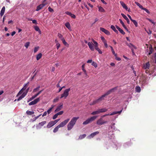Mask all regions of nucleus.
I'll return each mask as SVG.
<instances>
[{
  "mask_svg": "<svg viewBox=\"0 0 156 156\" xmlns=\"http://www.w3.org/2000/svg\"><path fill=\"white\" fill-rule=\"evenodd\" d=\"M29 84V82H28L27 83L25 84L23 87L21 89V90L18 93L17 97L19 96L21 94H22L21 96H20L19 98L17 99V101H19L21 100L22 99L24 98L25 96L26 95L29 89V87H28L26 90V92H24L23 93V90H25L26 89L27 87Z\"/></svg>",
  "mask_w": 156,
  "mask_h": 156,
  "instance_id": "f257e3e1",
  "label": "nucleus"
},
{
  "mask_svg": "<svg viewBox=\"0 0 156 156\" xmlns=\"http://www.w3.org/2000/svg\"><path fill=\"white\" fill-rule=\"evenodd\" d=\"M79 118V117H74L71 119L67 126L68 130H69L73 128Z\"/></svg>",
  "mask_w": 156,
  "mask_h": 156,
  "instance_id": "f03ea898",
  "label": "nucleus"
},
{
  "mask_svg": "<svg viewBox=\"0 0 156 156\" xmlns=\"http://www.w3.org/2000/svg\"><path fill=\"white\" fill-rule=\"evenodd\" d=\"M70 88L65 90L63 94H61L60 98H64L65 99L66 98L69 94V92L70 91Z\"/></svg>",
  "mask_w": 156,
  "mask_h": 156,
  "instance_id": "7ed1b4c3",
  "label": "nucleus"
},
{
  "mask_svg": "<svg viewBox=\"0 0 156 156\" xmlns=\"http://www.w3.org/2000/svg\"><path fill=\"white\" fill-rule=\"evenodd\" d=\"M107 123V121H104L103 119L101 118L97 121L96 124L99 125H101Z\"/></svg>",
  "mask_w": 156,
  "mask_h": 156,
  "instance_id": "20e7f679",
  "label": "nucleus"
},
{
  "mask_svg": "<svg viewBox=\"0 0 156 156\" xmlns=\"http://www.w3.org/2000/svg\"><path fill=\"white\" fill-rule=\"evenodd\" d=\"M69 120V119H68L65 120L64 121L61 122L59 125H58L60 127L64 126Z\"/></svg>",
  "mask_w": 156,
  "mask_h": 156,
  "instance_id": "39448f33",
  "label": "nucleus"
},
{
  "mask_svg": "<svg viewBox=\"0 0 156 156\" xmlns=\"http://www.w3.org/2000/svg\"><path fill=\"white\" fill-rule=\"evenodd\" d=\"M120 3L121 5L122 6V7L125 9L126 11H128L129 12H130V9H128L127 6L122 1H120Z\"/></svg>",
  "mask_w": 156,
  "mask_h": 156,
  "instance_id": "423d86ee",
  "label": "nucleus"
},
{
  "mask_svg": "<svg viewBox=\"0 0 156 156\" xmlns=\"http://www.w3.org/2000/svg\"><path fill=\"white\" fill-rule=\"evenodd\" d=\"M40 100V98H37V99H35L33 101H32L29 103V105H34L36 104L38 102H39Z\"/></svg>",
  "mask_w": 156,
  "mask_h": 156,
  "instance_id": "0eeeda50",
  "label": "nucleus"
},
{
  "mask_svg": "<svg viewBox=\"0 0 156 156\" xmlns=\"http://www.w3.org/2000/svg\"><path fill=\"white\" fill-rule=\"evenodd\" d=\"M46 123V121H44L41 122L39 123L38 125L37 126L36 128L37 129H40L42 126H43Z\"/></svg>",
  "mask_w": 156,
  "mask_h": 156,
  "instance_id": "6e6552de",
  "label": "nucleus"
},
{
  "mask_svg": "<svg viewBox=\"0 0 156 156\" xmlns=\"http://www.w3.org/2000/svg\"><path fill=\"white\" fill-rule=\"evenodd\" d=\"M117 89V87H115L108 91L105 94H104L105 96L108 95L110 94L111 92H114V90H116Z\"/></svg>",
  "mask_w": 156,
  "mask_h": 156,
  "instance_id": "1a4fd4ad",
  "label": "nucleus"
},
{
  "mask_svg": "<svg viewBox=\"0 0 156 156\" xmlns=\"http://www.w3.org/2000/svg\"><path fill=\"white\" fill-rule=\"evenodd\" d=\"M117 89V87H115L108 91L105 94H104L105 96L108 95L110 94L111 92H114V90H116Z\"/></svg>",
  "mask_w": 156,
  "mask_h": 156,
  "instance_id": "9d476101",
  "label": "nucleus"
},
{
  "mask_svg": "<svg viewBox=\"0 0 156 156\" xmlns=\"http://www.w3.org/2000/svg\"><path fill=\"white\" fill-rule=\"evenodd\" d=\"M99 133V132L96 131L92 133H91L90 135L88 136L87 138L88 139H90L91 138L93 137L94 136L96 135L97 134H98Z\"/></svg>",
  "mask_w": 156,
  "mask_h": 156,
  "instance_id": "9b49d317",
  "label": "nucleus"
},
{
  "mask_svg": "<svg viewBox=\"0 0 156 156\" xmlns=\"http://www.w3.org/2000/svg\"><path fill=\"white\" fill-rule=\"evenodd\" d=\"M100 30L106 34L109 35H110V33L109 31L102 27L100 28Z\"/></svg>",
  "mask_w": 156,
  "mask_h": 156,
  "instance_id": "f8f14e48",
  "label": "nucleus"
},
{
  "mask_svg": "<svg viewBox=\"0 0 156 156\" xmlns=\"http://www.w3.org/2000/svg\"><path fill=\"white\" fill-rule=\"evenodd\" d=\"M47 5L46 3H43L38 5L37 7L36 10L38 11L41 9H42L44 6Z\"/></svg>",
  "mask_w": 156,
  "mask_h": 156,
  "instance_id": "ddd939ff",
  "label": "nucleus"
},
{
  "mask_svg": "<svg viewBox=\"0 0 156 156\" xmlns=\"http://www.w3.org/2000/svg\"><path fill=\"white\" fill-rule=\"evenodd\" d=\"M62 107H63V104H62V103H61L60 104V105H59L57 107L56 109L55 110V112H56L59 111H60V110H61L62 109Z\"/></svg>",
  "mask_w": 156,
  "mask_h": 156,
  "instance_id": "4468645a",
  "label": "nucleus"
},
{
  "mask_svg": "<svg viewBox=\"0 0 156 156\" xmlns=\"http://www.w3.org/2000/svg\"><path fill=\"white\" fill-rule=\"evenodd\" d=\"M55 125V124L53 121H51L48 124L47 126V127L48 128H50Z\"/></svg>",
  "mask_w": 156,
  "mask_h": 156,
  "instance_id": "2eb2a0df",
  "label": "nucleus"
},
{
  "mask_svg": "<svg viewBox=\"0 0 156 156\" xmlns=\"http://www.w3.org/2000/svg\"><path fill=\"white\" fill-rule=\"evenodd\" d=\"M88 45L90 49L92 51L94 50V48L93 46V45L91 42H89L88 43Z\"/></svg>",
  "mask_w": 156,
  "mask_h": 156,
  "instance_id": "dca6fc26",
  "label": "nucleus"
},
{
  "mask_svg": "<svg viewBox=\"0 0 156 156\" xmlns=\"http://www.w3.org/2000/svg\"><path fill=\"white\" fill-rule=\"evenodd\" d=\"M150 66V64L149 62L146 63L143 66V68L145 69H148Z\"/></svg>",
  "mask_w": 156,
  "mask_h": 156,
  "instance_id": "f3484780",
  "label": "nucleus"
},
{
  "mask_svg": "<svg viewBox=\"0 0 156 156\" xmlns=\"http://www.w3.org/2000/svg\"><path fill=\"white\" fill-rule=\"evenodd\" d=\"M122 111V110H121L119 111H114L111 114H108L107 115H112L117 113L120 114Z\"/></svg>",
  "mask_w": 156,
  "mask_h": 156,
  "instance_id": "a211bd4d",
  "label": "nucleus"
},
{
  "mask_svg": "<svg viewBox=\"0 0 156 156\" xmlns=\"http://www.w3.org/2000/svg\"><path fill=\"white\" fill-rule=\"evenodd\" d=\"M98 11L101 12H105V9L101 6H98Z\"/></svg>",
  "mask_w": 156,
  "mask_h": 156,
  "instance_id": "6ab92c4d",
  "label": "nucleus"
},
{
  "mask_svg": "<svg viewBox=\"0 0 156 156\" xmlns=\"http://www.w3.org/2000/svg\"><path fill=\"white\" fill-rule=\"evenodd\" d=\"M116 28L120 32L123 34H125V32L123 31V30L121 29L118 26H116Z\"/></svg>",
  "mask_w": 156,
  "mask_h": 156,
  "instance_id": "aec40b11",
  "label": "nucleus"
},
{
  "mask_svg": "<svg viewBox=\"0 0 156 156\" xmlns=\"http://www.w3.org/2000/svg\"><path fill=\"white\" fill-rule=\"evenodd\" d=\"M5 10V6H3L1 11L0 15L1 16H2L4 14Z\"/></svg>",
  "mask_w": 156,
  "mask_h": 156,
  "instance_id": "412c9836",
  "label": "nucleus"
},
{
  "mask_svg": "<svg viewBox=\"0 0 156 156\" xmlns=\"http://www.w3.org/2000/svg\"><path fill=\"white\" fill-rule=\"evenodd\" d=\"M99 109L100 113L105 112L108 111V109L105 108Z\"/></svg>",
  "mask_w": 156,
  "mask_h": 156,
  "instance_id": "4be33fe9",
  "label": "nucleus"
},
{
  "mask_svg": "<svg viewBox=\"0 0 156 156\" xmlns=\"http://www.w3.org/2000/svg\"><path fill=\"white\" fill-rule=\"evenodd\" d=\"M97 117V116H92L90 118H89L90 122L94 120Z\"/></svg>",
  "mask_w": 156,
  "mask_h": 156,
  "instance_id": "5701e85b",
  "label": "nucleus"
},
{
  "mask_svg": "<svg viewBox=\"0 0 156 156\" xmlns=\"http://www.w3.org/2000/svg\"><path fill=\"white\" fill-rule=\"evenodd\" d=\"M100 113L99 110L98 109L97 110L94 111L91 113V114L92 115H95L96 114H99Z\"/></svg>",
  "mask_w": 156,
  "mask_h": 156,
  "instance_id": "b1692460",
  "label": "nucleus"
},
{
  "mask_svg": "<svg viewBox=\"0 0 156 156\" xmlns=\"http://www.w3.org/2000/svg\"><path fill=\"white\" fill-rule=\"evenodd\" d=\"M99 102H98V99H96V100H95L94 101L92 102H91L90 103V105H94L96 103H99Z\"/></svg>",
  "mask_w": 156,
  "mask_h": 156,
  "instance_id": "393cba45",
  "label": "nucleus"
},
{
  "mask_svg": "<svg viewBox=\"0 0 156 156\" xmlns=\"http://www.w3.org/2000/svg\"><path fill=\"white\" fill-rule=\"evenodd\" d=\"M42 54L41 53L38 54L36 56V59L37 60H39L42 57Z\"/></svg>",
  "mask_w": 156,
  "mask_h": 156,
  "instance_id": "a878e982",
  "label": "nucleus"
},
{
  "mask_svg": "<svg viewBox=\"0 0 156 156\" xmlns=\"http://www.w3.org/2000/svg\"><path fill=\"white\" fill-rule=\"evenodd\" d=\"M105 96L104 94L98 99L99 103L104 100V98L105 97Z\"/></svg>",
  "mask_w": 156,
  "mask_h": 156,
  "instance_id": "bb28decb",
  "label": "nucleus"
},
{
  "mask_svg": "<svg viewBox=\"0 0 156 156\" xmlns=\"http://www.w3.org/2000/svg\"><path fill=\"white\" fill-rule=\"evenodd\" d=\"M111 28L116 33H118V31H117V30L115 27L113 26V25H112L111 26Z\"/></svg>",
  "mask_w": 156,
  "mask_h": 156,
  "instance_id": "cd10ccee",
  "label": "nucleus"
},
{
  "mask_svg": "<svg viewBox=\"0 0 156 156\" xmlns=\"http://www.w3.org/2000/svg\"><path fill=\"white\" fill-rule=\"evenodd\" d=\"M65 25L66 27L69 30L71 29L70 25L69 22H67L66 23Z\"/></svg>",
  "mask_w": 156,
  "mask_h": 156,
  "instance_id": "c85d7f7f",
  "label": "nucleus"
},
{
  "mask_svg": "<svg viewBox=\"0 0 156 156\" xmlns=\"http://www.w3.org/2000/svg\"><path fill=\"white\" fill-rule=\"evenodd\" d=\"M90 122V120L89 119H87L85 121H84L83 124V125H86Z\"/></svg>",
  "mask_w": 156,
  "mask_h": 156,
  "instance_id": "c756f323",
  "label": "nucleus"
},
{
  "mask_svg": "<svg viewBox=\"0 0 156 156\" xmlns=\"http://www.w3.org/2000/svg\"><path fill=\"white\" fill-rule=\"evenodd\" d=\"M136 91L137 92H140L141 91V88L139 86H136L135 88Z\"/></svg>",
  "mask_w": 156,
  "mask_h": 156,
  "instance_id": "7c9ffc66",
  "label": "nucleus"
},
{
  "mask_svg": "<svg viewBox=\"0 0 156 156\" xmlns=\"http://www.w3.org/2000/svg\"><path fill=\"white\" fill-rule=\"evenodd\" d=\"M34 29L36 31H38L40 34L41 33V31L38 26H35L34 27Z\"/></svg>",
  "mask_w": 156,
  "mask_h": 156,
  "instance_id": "2f4dec72",
  "label": "nucleus"
},
{
  "mask_svg": "<svg viewBox=\"0 0 156 156\" xmlns=\"http://www.w3.org/2000/svg\"><path fill=\"white\" fill-rule=\"evenodd\" d=\"M62 43L64 44L65 45L68 47L69 46V44L66 41L64 38L62 40Z\"/></svg>",
  "mask_w": 156,
  "mask_h": 156,
  "instance_id": "473e14b6",
  "label": "nucleus"
},
{
  "mask_svg": "<svg viewBox=\"0 0 156 156\" xmlns=\"http://www.w3.org/2000/svg\"><path fill=\"white\" fill-rule=\"evenodd\" d=\"M26 113L28 115H31L34 114V112L33 111H30L28 110L27 111Z\"/></svg>",
  "mask_w": 156,
  "mask_h": 156,
  "instance_id": "72a5a7b5",
  "label": "nucleus"
},
{
  "mask_svg": "<svg viewBox=\"0 0 156 156\" xmlns=\"http://www.w3.org/2000/svg\"><path fill=\"white\" fill-rule=\"evenodd\" d=\"M40 88V86H39L36 88H34L33 90V92L34 93L37 92L39 90Z\"/></svg>",
  "mask_w": 156,
  "mask_h": 156,
  "instance_id": "f704fd0d",
  "label": "nucleus"
},
{
  "mask_svg": "<svg viewBox=\"0 0 156 156\" xmlns=\"http://www.w3.org/2000/svg\"><path fill=\"white\" fill-rule=\"evenodd\" d=\"M60 128V127L58 125L56 127H55V128L53 130V132L54 133H56L57 132L58 130V129Z\"/></svg>",
  "mask_w": 156,
  "mask_h": 156,
  "instance_id": "c9c22d12",
  "label": "nucleus"
},
{
  "mask_svg": "<svg viewBox=\"0 0 156 156\" xmlns=\"http://www.w3.org/2000/svg\"><path fill=\"white\" fill-rule=\"evenodd\" d=\"M135 3L136 5L138 6L141 9L143 8V6L141 5L139 3L137 2H135Z\"/></svg>",
  "mask_w": 156,
  "mask_h": 156,
  "instance_id": "e433bc0d",
  "label": "nucleus"
},
{
  "mask_svg": "<svg viewBox=\"0 0 156 156\" xmlns=\"http://www.w3.org/2000/svg\"><path fill=\"white\" fill-rule=\"evenodd\" d=\"M131 21L133 23L136 27H137L138 26V23L136 20H132Z\"/></svg>",
  "mask_w": 156,
  "mask_h": 156,
  "instance_id": "4c0bfd02",
  "label": "nucleus"
},
{
  "mask_svg": "<svg viewBox=\"0 0 156 156\" xmlns=\"http://www.w3.org/2000/svg\"><path fill=\"white\" fill-rule=\"evenodd\" d=\"M58 36L61 39V40H62L63 39H64V38L63 37L62 34L60 33L58 34Z\"/></svg>",
  "mask_w": 156,
  "mask_h": 156,
  "instance_id": "58836bf2",
  "label": "nucleus"
},
{
  "mask_svg": "<svg viewBox=\"0 0 156 156\" xmlns=\"http://www.w3.org/2000/svg\"><path fill=\"white\" fill-rule=\"evenodd\" d=\"M86 136L85 134H84L82 135H80L79 137V139H82L85 138Z\"/></svg>",
  "mask_w": 156,
  "mask_h": 156,
  "instance_id": "ea45409f",
  "label": "nucleus"
},
{
  "mask_svg": "<svg viewBox=\"0 0 156 156\" xmlns=\"http://www.w3.org/2000/svg\"><path fill=\"white\" fill-rule=\"evenodd\" d=\"M92 41L94 44L95 47L98 46V44L97 42L95 41L93 39H92Z\"/></svg>",
  "mask_w": 156,
  "mask_h": 156,
  "instance_id": "a19ab883",
  "label": "nucleus"
},
{
  "mask_svg": "<svg viewBox=\"0 0 156 156\" xmlns=\"http://www.w3.org/2000/svg\"><path fill=\"white\" fill-rule=\"evenodd\" d=\"M30 44V42H26L25 44V46L27 48H28V47L29 46Z\"/></svg>",
  "mask_w": 156,
  "mask_h": 156,
  "instance_id": "79ce46f5",
  "label": "nucleus"
},
{
  "mask_svg": "<svg viewBox=\"0 0 156 156\" xmlns=\"http://www.w3.org/2000/svg\"><path fill=\"white\" fill-rule=\"evenodd\" d=\"M92 65L94 66L95 68H96L98 66L97 64L94 62H93L92 63Z\"/></svg>",
  "mask_w": 156,
  "mask_h": 156,
  "instance_id": "37998d69",
  "label": "nucleus"
},
{
  "mask_svg": "<svg viewBox=\"0 0 156 156\" xmlns=\"http://www.w3.org/2000/svg\"><path fill=\"white\" fill-rule=\"evenodd\" d=\"M126 44L130 48H132L134 47V45L131 43L128 44V43H127Z\"/></svg>",
  "mask_w": 156,
  "mask_h": 156,
  "instance_id": "c03bdc74",
  "label": "nucleus"
},
{
  "mask_svg": "<svg viewBox=\"0 0 156 156\" xmlns=\"http://www.w3.org/2000/svg\"><path fill=\"white\" fill-rule=\"evenodd\" d=\"M142 9L145 10L148 14L150 13V12H149V11L147 9L145 8H144L143 7Z\"/></svg>",
  "mask_w": 156,
  "mask_h": 156,
  "instance_id": "a18cd8bd",
  "label": "nucleus"
},
{
  "mask_svg": "<svg viewBox=\"0 0 156 156\" xmlns=\"http://www.w3.org/2000/svg\"><path fill=\"white\" fill-rule=\"evenodd\" d=\"M153 61L154 62V63L156 64V53H155L154 55Z\"/></svg>",
  "mask_w": 156,
  "mask_h": 156,
  "instance_id": "49530a36",
  "label": "nucleus"
},
{
  "mask_svg": "<svg viewBox=\"0 0 156 156\" xmlns=\"http://www.w3.org/2000/svg\"><path fill=\"white\" fill-rule=\"evenodd\" d=\"M84 72V74L85 75V78H88L89 77L88 76L87 72L86 70H84V71H83Z\"/></svg>",
  "mask_w": 156,
  "mask_h": 156,
  "instance_id": "de8ad7c7",
  "label": "nucleus"
},
{
  "mask_svg": "<svg viewBox=\"0 0 156 156\" xmlns=\"http://www.w3.org/2000/svg\"><path fill=\"white\" fill-rule=\"evenodd\" d=\"M121 15L125 20H127L128 18L123 13H121Z\"/></svg>",
  "mask_w": 156,
  "mask_h": 156,
  "instance_id": "09e8293b",
  "label": "nucleus"
},
{
  "mask_svg": "<svg viewBox=\"0 0 156 156\" xmlns=\"http://www.w3.org/2000/svg\"><path fill=\"white\" fill-rule=\"evenodd\" d=\"M59 100V98L57 97L54 99L53 101V102H56L58 101Z\"/></svg>",
  "mask_w": 156,
  "mask_h": 156,
  "instance_id": "8fccbe9b",
  "label": "nucleus"
},
{
  "mask_svg": "<svg viewBox=\"0 0 156 156\" xmlns=\"http://www.w3.org/2000/svg\"><path fill=\"white\" fill-rule=\"evenodd\" d=\"M38 49H39L38 47H35L34 49V53H36L38 51Z\"/></svg>",
  "mask_w": 156,
  "mask_h": 156,
  "instance_id": "3c124183",
  "label": "nucleus"
},
{
  "mask_svg": "<svg viewBox=\"0 0 156 156\" xmlns=\"http://www.w3.org/2000/svg\"><path fill=\"white\" fill-rule=\"evenodd\" d=\"M147 20L150 22H151L152 24H154V25L155 24V23H154L152 20L149 18H147Z\"/></svg>",
  "mask_w": 156,
  "mask_h": 156,
  "instance_id": "603ef678",
  "label": "nucleus"
},
{
  "mask_svg": "<svg viewBox=\"0 0 156 156\" xmlns=\"http://www.w3.org/2000/svg\"><path fill=\"white\" fill-rule=\"evenodd\" d=\"M58 116V115L57 114V113H56V114H55V115L53 116V117H52V119H56L57 118V117Z\"/></svg>",
  "mask_w": 156,
  "mask_h": 156,
  "instance_id": "864d4df0",
  "label": "nucleus"
},
{
  "mask_svg": "<svg viewBox=\"0 0 156 156\" xmlns=\"http://www.w3.org/2000/svg\"><path fill=\"white\" fill-rule=\"evenodd\" d=\"M115 125V123H113L112 124V125L111 126V128L114 130L115 129V126H114Z\"/></svg>",
  "mask_w": 156,
  "mask_h": 156,
  "instance_id": "5fc2aeb1",
  "label": "nucleus"
},
{
  "mask_svg": "<svg viewBox=\"0 0 156 156\" xmlns=\"http://www.w3.org/2000/svg\"><path fill=\"white\" fill-rule=\"evenodd\" d=\"M119 21L121 24L122 25V26H124L125 25L122 20L121 19H119Z\"/></svg>",
  "mask_w": 156,
  "mask_h": 156,
  "instance_id": "6e6d98bb",
  "label": "nucleus"
},
{
  "mask_svg": "<svg viewBox=\"0 0 156 156\" xmlns=\"http://www.w3.org/2000/svg\"><path fill=\"white\" fill-rule=\"evenodd\" d=\"M63 113V111H61L59 112H58V113H57V114L58 115H62Z\"/></svg>",
  "mask_w": 156,
  "mask_h": 156,
  "instance_id": "4d7b16f0",
  "label": "nucleus"
},
{
  "mask_svg": "<svg viewBox=\"0 0 156 156\" xmlns=\"http://www.w3.org/2000/svg\"><path fill=\"white\" fill-rule=\"evenodd\" d=\"M60 120V119H58L56 120H54V121H53V122H54L55 124H56L58 121H59Z\"/></svg>",
  "mask_w": 156,
  "mask_h": 156,
  "instance_id": "13d9d810",
  "label": "nucleus"
},
{
  "mask_svg": "<svg viewBox=\"0 0 156 156\" xmlns=\"http://www.w3.org/2000/svg\"><path fill=\"white\" fill-rule=\"evenodd\" d=\"M56 46L57 49H58L60 47V44L59 43H58L56 44Z\"/></svg>",
  "mask_w": 156,
  "mask_h": 156,
  "instance_id": "bf43d9fd",
  "label": "nucleus"
},
{
  "mask_svg": "<svg viewBox=\"0 0 156 156\" xmlns=\"http://www.w3.org/2000/svg\"><path fill=\"white\" fill-rule=\"evenodd\" d=\"M48 9L49 11L50 12H53V10L52 8H51L50 7H49L48 8Z\"/></svg>",
  "mask_w": 156,
  "mask_h": 156,
  "instance_id": "052dcab7",
  "label": "nucleus"
},
{
  "mask_svg": "<svg viewBox=\"0 0 156 156\" xmlns=\"http://www.w3.org/2000/svg\"><path fill=\"white\" fill-rule=\"evenodd\" d=\"M103 43L104 44L105 46L107 48L108 47V44H107V42L106 41L104 42Z\"/></svg>",
  "mask_w": 156,
  "mask_h": 156,
  "instance_id": "680f3d73",
  "label": "nucleus"
},
{
  "mask_svg": "<svg viewBox=\"0 0 156 156\" xmlns=\"http://www.w3.org/2000/svg\"><path fill=\"white\" fill-rule=\"evenodd\" d=\"M52 110L51 108H50L47 111V112L48 113V114H50Z\"/></svg>",
  "mask_w": 156,
  "mask_h": 156,
  "instance_id": "e2e57ef3",
  "label": "nucleus"
},
{
  "mask_svg": "<svg viewBox=\"0 0 156 156\" xmlns=\"http://www.w3.org/2000/svg\"><path fill=\"white\" fill-rule=\"evenodd\" d=\"M70 16H71V17L72 18H76V16H75V15H74L73 14L71 13V15H70Z\"/></svg>",
  "mask_w": 156,
  "mask_h": 156,
  "instance_id": "0e129e2a",
  "label": "nucleus"
},
{
  "mask_svg": "<svg viewBox=\"0 0 156 156\" xmlns=\"http://www.w3.org/2000/svg\"><path fill=\"white\" fill-rule=\"evenodd\" d=\"M101 40H102V41H103V42H105V41H106L105 40V38H104V37H101Z\"/></svg>",
  "mask_w": 156,
  "mask_h": 156,
  "instance_id": "69168bd1",
  "label": "nucleus"
},
{
  "mask_svg": "<svg viewBox=\"0 0 156 156\" xmlns=\"http://www.w3.org/2000/svg\"><path fill=\"white\" fill-rule=\"evenodd\" d=\"M32 23H34V24H37V21L36 20H32Z\"/></svg>",
  "mask_w": 156,
  "mask_h": 156,
  "instance_id": "338daca9",
  "label": "nucleus"
},
{
  "mask_svg": "<svg viewBox=\"0 0 156 156\" xmlns=\"http://www.w3.org/2000/svg\"><path fill=\"white\" fill-rule=\"evenodd\" d=\"M145 30L147 31L148 34H151L152 33L151 31L150 30H149L148 31H147L146 30Z\"/></svg>",
  "mask_w": 156,
  "mask_h": 156,
  "instance_id": "774afa93",
  "label": "nucleus"
}]
</instances>
